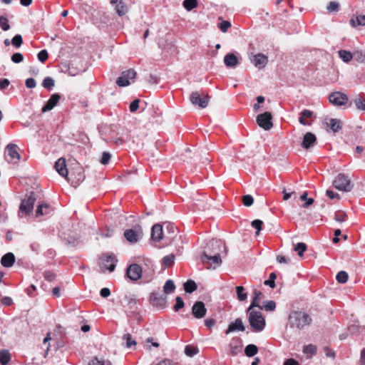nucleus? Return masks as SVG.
<instances>
[{"mask_svg": "<svg viewBox=\"0 0 365 365\" xmlns=\"http://www.w3.org/2000/svg\"><path fill=\"white\" fill-rule=\"evenodd\" d=\"M110 157H111V155H110V154L109 153L103 152L102 153V157H101V158L100 160L101 163L103 164V165L108 164L109 160H110Z\"/></svg>", "mask_w": 365, "mask_h": 365, "instance_id": "nucleus-54", "label": "nucleus"}, {"mask_svg": "<svg viewBox=\"0 0 365 365\" xmlns=\"http://www.w3.org/2000/svg\"><path fill=\"white\" fill-rule=\"evenodd\" d=\"M312 319L303 312H292L289 316V324L291 327L297 329H304L310 324Z\"/></svg>", "mask_w": 365, "mask_h": 365, "instance_id": "nucleus-2", "label": "nucleus"}, {"mask_svg": "<svg viewBox=\"0 0 365 365\" xmlns=\"http://www.w3.org/2000/svg\"><path fill=\"white\" fill-rule=\"evenodd\" d=\"M185 353L187 356H192L197 353V349L192 346H186Z\"/></svg>", "mask_w": 365, "mask_h": 365, "instance_id": "nucleus-47", "label": "nucleus"}, {"mask_svg": "<svg viewBox=\"0 0 365 365\" xmlns=\"http://www.w3.org/2000/svg\"><path fill=\"white\" fill-rule=\"evenodd\" d=\"M359 365H365V348L361 350Z\"/></svg>", "mask_w": 365, "mask_h": 365, "instance_id": "nucleus-60", "label": "nucleus"}, {"mask_svg": "<svg viewBox=\"0 0 365 365\" xmlns=\"http://www.w3.org/2000/svg\"><path fill=\"white\" fill-rule=\"evenodd\" d=\"M11 360V354L7 350H0V363L2 365H7Z\"/></svg>", "mask_w": 365, "mask_h": 365, "instance_id": "nucleus-29", "label": "nucleus"}, {"mask_svg": "<svg viewBox=\"0 0 365 365\" xmlns=\"http://www.w3.org/2000/svg\"><path fill=\"white\" fill-rule=\"evenodd\" d=\"M224 63L227 67H235L239 63L237 57L234 53H227L224 57Z\"/></svg>", "mask_w": 365, "mask_h": 365, "instance_id": "nucleus-24", "label": "nucleus"}, {"mask_svg": "<svg viewBox=\"0 0 365 365\" xmlns=\"http://www.w3.org/2000/svg\"><path fill=\"white\" fill-rule=\"evenodd\" d=\"M254 199L250 195H244L242 197V202L244 205L250 207L253 204Z\"/></svg>", "mask_w": 365, "mask_h": 365, "instance_id": "nucleus-48", "label": "nucleus"}, {"mask_svg": "<svg viewBox=\"0 0 365 365\" xmlns=\"http://www.w3.org/2000/svg\"><path fill=\"white\" fill-rule=\"evenodd\" d=\"M201 259L204 264H207L208 269H215L222 264V259L218 253L209 255L205 252L202 254Z\"/></svg>", "mask_w": 365, "mask_h": 365, "instance_id": "nucleus-5", "label": "nucleus"}, {"mask_svg": "<svg viewBox=\"0 0 365 365\" xmlns=\"http://www.w3.org/2000/svg\"><path fill=\"white\" fill-rule=\"evenodd\" d=\"M53 209L48 204L41 203L36 209V216L38 217L40 216L47 215L51 213Z\"/></svg>", "mask_w": 365, "mask_h": 365, "instance_id": "nucleus-20", "label": "nucleus"}, {"mask_svg": "<svg viewBox=\"0 0 365 365\" xmlns=\"http://www.w3.org/2000/svg\"><path fill=\"white\" fill-rule=\"evenodd\" d=\"M60 98L61 97L58 94H53L47 101L46 104L43 107L42 112L51 110L57 104Z\"/></svg>", "mask_w": 365, "mask_h": 365, "instance_id": "nucleus-22", "label": "nucleus"}, {"mask_svg": "<svg viewBox=\"0 0 365 365\" xmlns=\"http://www.w3.org/2000/svg\"><path fill=\"white\" fill-rule=\"evenodd\" d=\"M316 136L312 133H307L303 138L302 145L305 149H309L313 146L316 142Z\"/></svg>", "mask_w": 365, "mask_h": 365, "instance_id": "nucleus-19", "label": "nucleus"}, {"mask_svg": "<svg viewBox=\"0 0 365 365\" xmlns=\"http://www.w3.org/2000/svg\"><path fill=\"white\" fill-rule=\"evenodd\" d=\"M346 214L342 211H338L335 213L334 219L338 222H344L346 220Z\"/></svg>", "mask_w": 365, "mask_h": 365, "instance_id": "nucleus-40", "label": "nucleus"}, {"mask_svg": "<svg viewBox=\"0 0 365 365\" xmlns=\"http://www.w3.org/2000/svg\"><path fill=\"white\" fill-rule=\"evenodd\" d=\"M261 307L267 312H273L276 308V303L272 300L264 302Z\"/></svg>", "mask_w": 365, "mask_h": 365, "instance_id": "nucleus-36", "label": "nucleus"}, {"mask_svg": "<svg viewBox=\"0 0 365 365\" xmlns=\"http://www.w3.org/2000/svg\"><path fill=\"white\" fill-rule=\"evenodd\" d=\"M336 278L339 283H345L348 280V274L344 271H341L337 274Z\"/></svg>", "mask_w": 365, "mask_h": 365, "instance_id": "nucleus-42", "label": "nucleus"}, {"mask_svg": "<svg viewBox=\"0 0 365 365\" xmlns=\"http://www.w3.org/2000/svg\"><path fill=\"white\" fill-rule=\"evenodd\" d=\"M207 309L202 302H197L194 304L192 308V313L197 319H201L205 317Z\"/></svg>", "mask_w": 365, "mask_h": 365, "instance_id": "nucleus-15", "label": "nucleus"}, {"mask_svg": "<svg viewBox=\"0 0 365 365\" xmlns=\"http://www.w3.org/2000/svg\"><path fill=\"white\" fill-rule=\"evenodd\" d=\"M89 365H106L103 361H100L98 358L95 357L91 360Z\"/></svg>", "mask_w": 365, "mask_h": 365, "instance_id": "nucleus-62", "label": "nucleus"}, {"mask_svg": "<svg viewBox=\"0 0 365 365\" xmlns=\"http://www.w3.org/2000/svg\"><path fill=\"white\" fill-rule=\"evenodd\" d=\"M184 289L186 292L192 293L197 289V285L194 281L188 280L184 284Z\"/></svg>", "mask_w": 365, "mask_h": 365, "instance_id": "nucleus-34", "label": "nucleus"}, {"mask_svg": "<svg viewBox=\"0 0 365 365\" xmlns=\"http://www.w3.org/2000/svg\"><path fill=\"white\" fill-rule=\"evenodd\" d=\"M313 115V113L309 110H303L300 113V117L299 118V122L304 125H309L311 123L307 120L308 118H310Z\"/></svg>", "mask_w": 365, "mask_h": 365, "instance_id": "nucleus-26", "label": "nucleus"}, {"mask_svg": "<svg viewBox=\"0 0 365 365\" xmlns=\"http://www.w3.org/2000/svg\"><path fill=\"white\" fill-rule=\"evenodd\" d=\"M257 351L258 349L257 346L254 344L247 345L245 349V354L249 357L255 356L257 353Z\"/></svg>", "mask_w": 365, "mask_h": 365, "instance_id": "nucleus-33", "label": "nucleus"}, {"mask_svg": "<svg viewBox=\"0 0 365 365\" xmlns=\"http://www.w3.org/2000/svg\"><path fill=\"white\" fill-rule=\"evenodd\" d=\"M136 76V72L133 69H129L121 73V75L117 78L116 83L118 86L124 87L130 84V81H133Z\"/></svg>", "mask_w": 365, "mask_h": 365, "instance_id": "nucleus-7", "label": "nucleus"}, {"mask_svg": "<svg viewBox=\"0 0 365 365\" xmlns=\"http://www.w3.org/2000/svg\"><path fill=\"white\" fill-rule=\"evenodd\" d=\"M317 351V347L313 344H308L304 346L303 352L307 354L313 355Z\"/></svg>", "mask_w": 365, "mask_h": 365, "instance_id": "nucleus-41", "label": "nucleus"}, {"mask_svg": "<svg viewBox=\"0 0 365 365\" xmlns=\"http://www.w3.org/2000/svg\"><path fill=\"white\" fill-rule=\"evenodd\" d=\"M236 292L237 295V299L240 301H244L247 299V294L245 292V289L242 286H239L236 287Z\"/></svg>", "mask_w": 365, "mask_h": 365, "instance_id": "nucleus-38", "label": "nucleus"}, {"mask_svg": "<svg viewBox=\"0 0 365 365\" xmlns=\"http://www.w3.org/2000/svg\"><path fill=\"white\" fill-rule=\"evenodd\" d=\"M329 102L336 106L345 105L348 102V97L341 92H333L329 95Z\"/></svg>", "mask_w": 365, "mask_h": 365, "instance_id": "nucleus-11", "label": "nucleus"}, {"mask_svg": "<svg viewBox=\"0 0 365 365\" xmlns=\"http://www.w3.org/2000/svg\"><path fill=\"white\" fill-rule=\"evenodd\" d=\"M117 259L110 255H103L100 259L101 269L103 271L113 272L115 269Z\"/></svg>", "mask_w": 365, "mask_h": 365, "instance_id": "nucleus-8", "label": "nucleus"}, {"mask_svg": "<svg viewBox=\"0 0 365 365\" xmlns=\"http://www.w3.org/2000/svg\"><path fill=\"white\" fill-rule=\"evenodd\" d=\"M252 63L257 68H262L265 67L268 62V58L262 53L255 55L251 59Z\"/></svg>", "mask_w": 365, "mask_h": 365, "instance_id": "nucleus-16", "label": "nucleus"}, {"mask_svg": "<svg viewBox=\"0 0 365 365\" xmlns=\"http://www.w3.org/2000/svg\"><path fill=\"white\" fill-rule=\"evenodd\" d=\"M272 120V115L269 112L258 115L256 119L257 125L265 130H269L272 128L273 123Z\"/></svg>", "mask_w": 365, "mask_h": 365, "instance_id": "nucleus-9", "label": "nucleus"}, {"mask_svg": "<svg viewBox=\"0 0 365 365\" xmlns=\"http://www.w3.org/2000/svg\"><path fill=\"white\" fill-rule=\"evenodd\" d=\"M53 86L54 81L50 77H46L43 81V86L46 88L51 89Z\"/></svg>", "mask_w": 365, "mask_h": 365, "instance_id": "nucleus-51", "label": "nucleus"}, {"mask_svg": "<svg viewBox=\"0 0 365 365\" xmlns=\"http://www.w3.org/2000/svg\"><path fill=\"white\" fill-rule=\"evenodd\" d=\"M124 236L128 242L131 243L137 242L142 237V230L140 227L125 230Z\"/></svg>", "mask_w": 365, "mask_h": 365, "instance_id": "nucleus-12", "label": "nucleus"}, {"mask_svg": "<svg viewBox=\"0 0 365 365\" xmlns=\"http://www.w3.org/2000/svg\"><path fill=\"white\" fill-rule=\"evenodd\" d=\"M44 277L46 280L51 282L55 279L56 275L54 273H53L51 272H45Z\"/></svg>", "mask_w": 365, "mask_h": 365, "instance_id": "nucleus-61", "label": "nucleus"}, {"mask_svg": "<svg viewBox=\"0 0 365 365\" xmlns=\"http://www.w3.org/2000/svg\"><path fill=\"white\" fill-rule=\"evenodd\" d=\"M324 126L329 128L334 133L338 132L342 126V123L336 118H326L324 121Z\"/></svg>", "mask_w": 365, "mask_h": 365, "instance_id": "nucleus-14", "label": "nucleus"}, {"mask_svg": "<svg viewBox=\"0 0 365 365\" xmlns=\"http://www.w3.org/2000/svg\"><path fill=\"white\" fill-rule=\"evenodd\" d=\"M126 274L130 280L136 281L142 276V268L137 264H132L127 268Z\"/></svg>", "mask_w": 365, "mask_h": 365, "instance_id": "nucleus-13", "label": "nucleus"}, {"mask_svg": "<svg viewBox=\"0 0 365 365\" xmlns=\"http://www.w3.org/2000/svg\"><path fill=\"white\" fill-rule=\"evenodd\" d=\"M190 101L192 105L205 108L208 105L210 97L208 95L200 94L199 92H193L190 96Z\"/></svg>", "mask_w": 365, "mask_h": 365, "instance_id": "nucleus-6", "label": "nucleus"}, {"mask_svg": "<svg viewBox=\"0 0 365 365\" xmlns=\"http://www.w3.org/2000/svg\"><path fill=\"white\" fill-rule=\"evenodd\" d=\"M350 24L353 27L365 26V15L359 14L352 16L350 20Z\"/></svg>", "mask_w": 365, "mask_h": 365, "instance_id": "nucleus-27", "label": "nucleus"}, {"mask_svg": "<svg viewBox=\"0 0 365 365\" xmlns=\"http://www.w3.org/2000/svg\"><path fill=\"white\" fill-rule=\"evenodd\" d=\"M354 104L359 110H365V100L362 98H357L354 100Z\"/></svg>", "mask_w": 365, "mask_h": 365, "instance_id": "nucleus-46", "label": "nucleus"}, {"mask_svg": "<svg viewBox=\"0 0 365 365\" xmlns=\"http://www.w3.org/2000/svg\"><path fill=\"white\" fill-rule=\"evenodd\" d=\"M253 294H254V297H253L252 303L249 307H257L259 310H262V307L259 303V300L262 297V293L257 289H254Z\"/></svg>", "mask_w": 365, "mask_h": 365, "instance_id": "nucleus-28", "label": "nucleus"}, {"mask_svg": "<svg viewBox=\"0 0 365 365\" xmlns=\"http://www.w3.org/2000/svg\"><path fill=\"white\" fill-rule=\"evenodd\" d=\"M218 26L222 32H226L227 29L231 26V24L227 21H223L218 24Z\"/></svg>", "mask_w": 365, "mask_h": 365, "instance_id": "nucleus-55", "label": "nucleus"}, {"mask_svg": "<svg viewBox=\"0 0 365 365\" xmlns=\"http://www.w3.org/2000/svg\"><path fill=\"white\" fill-rule=\"evenodd\" d=\"M307 250V245L306 244L303 242H299L297 244V245L294 247V251L297 252L298 255L302 257L303 256L304 252Z\"/></svg>", "mask_w": 365, "mask_h": 365, "instance_id": "nucleus-39", "label": "nucleus"}, {"mask_svg": "<svg viewBox=\"0 0 365 365\" xmlns=\"http://www.w3.org/2000/svg\"><path fill=\"white\" fill-rule=\"evenodd\" d=\"M284 365H299V363L293 359H289L284 361Z\"/></svg>", "mask_w": 365, "mask_h": 365, "instance_id": "nucleus-64", "label": "nucleus"}, {"mask_svg": "<svg viewBox=\"0 0 365 365\" xmlns=\"http://www.w3.org/2000/svg\"><path fill=\"white\" fill-rule=\"evenodd\" d=\"M0 27L4 31H8L10 29V26L8 23V19L4 16H0Z\"/></svg>", "mask_w": 365, "mask_h": 365, "instance_id": "nucleus-43", "label": "nucleus"}, {"mask_svg": "<svg viewBox=\"0 0 365 365\" xmlns=\"http://www.w3.org/2000/svg\"><path fill=\"white\" fill-rule=\"evenodd\" d=\"M54 168L56 170L62 177L66 178L68 175V170L66 166V160L64 158H59L55 163Z\"/></svg>", "mask_w": 365, "mask_h": 365, "instance_id": "nucleus-17", "label": "nucleus"}, {"mask_svg": "<svg viewBox=\"0 0 365 365\" xmlns=\"http://www.w3.org/2000/svg\"><path fill=\"white\" fill-rule=\"evenodd\" d=\"M110 3L115 4V10L119 16H123L128 12V7L123 0H111Z\"/></svg>", "mask_w": 365, "mask_h": 365, "instance_id": "nucleus-18", "label": "nucleus"}, {"mask_svg": "<svg viewBox=\"0 0 365 365\" xmlns=\"http://www.w3.org/2000/svg\"><path fill=\"white\" fill-rule=\"evenodd\" d=\"M123 339L126 341V346L130 348L131 346H135L136 341L131 339V336L130 334H126L123 336Z\"/></svg>", "mask_w": 365, "mask_h": 365, "instance_id": "nucleus-50", "label": "nucleus"}, {"mask_svg": "<svg viewBox=\"0 0 365 365\" xmlns=\"http://www.w3.org/2000/svg\"><path fill=\"white\" fill-rule=\"evenodd\" d=\"M183 6L187 10L191 11L192 9L197 6V0H184Z\"/></svg>", "mask_w": 365, "mask_h": 365, "instance_id": "nucleus-37", "label": "nucleus"}, {"mask_svg": "<svg viewBox=\"0 0 365 365\" xmlns=\"http://www.w3.org/2000/svg\"><path fill=\"white\" fill-rule=\"evenodd\" d=\"M339 56L346 63L349 62L352 58L354 59V53H351L346 50L339 51Z\"/></svg>", "mask_w": 365, "mask_h": 365, "instance_id": "nucleus-31", "label": "nucleus"}, {"mask_svg": "<svg viewBox=\"0 0 365 365\" xmlns=\"http://www.w3.org/2000/svg\"><path fill=\"white\" fill-rule=\"evenodd\" d=\"M19 147L13 143H9L6 148L5 154L6 157H9V162L11 163H17L20 160V154L19 153Z\"/></svg>", "mask_w": 365, "mask_h": 365, "instance_id": "nucleus-10", "label": "nucleus"}, {"mask_svg": "<svg viewBox=\"0 0 365 365\" xmlns=\"http://www.w3.org/2000/svg\"><path fill=\"white\" fill-rule=\"evenodd\" d=\"M354 60L365 63V50H356L354 52Z\"/></svg>", "mask_w": 365, "mask_h": 365, "instance_id": "nucleus-30", "label": "nucleus"}, {"mask_svg": "<svg viewBox=\"0 0 365 365\" xmlns=\"http://www.w3.org/2000/svg\"><path fill=\"white\" fill-rule=\"evenodd\" d=\"M339 7V3H337L336 1H331L329 4V5L327 6V10L329 12L336 11H338Z\"/></svg>", "mask_w": 365, "mask_h": 365, "instance_id": "nucleus-56", "label": "nucleus"}, {"mask_svg": "<svg viewBox=\"0 0 365 365\" xmlns=\"http://www.w3.org/2000/svg\"><path fill=\"white\" fill-rule=\"evenodd\" d=\"M175 289V286L173 281L171 279L167 280L163 287L164 292L166 294H170L174 292Z\"/></svg>", "mask_w": 365, "mask_h": 365, "instance_id": "nucleus-35", "label": "nucleus"}, {"mask_svg": "<svg viewBox=\"0 0 365 365\" xmlns=\"http://www.w3.org/2000/svg\"><path fill=\"white\" fill-rule=\"evenodd\" d=\"M140 100L135 99L134 100L130 105V110L133 113L136 111L139 107Z\"/></svg>", "mask_w": 365, "mask_h": 365, "instance_id": "nucleus-58", "label": "nucleus"}, {"mask_svg": "<svg viewBox=\"0 0 365 365\" xmlns=\"http://www.w3.org/2000/svg\"><path fill=\"white\" fill-rule=\"evenodd\" d=\"M236 330L242 331H245V327L241 319H237L234 322L231 323L225 333L228 334L229 333Z\"/></svg>", "mask_w": 365, "mask_h": 365, "instance_id": "nucleus-23", "label": "nucleus"}, {"mask_svg": "<svg viewBox=\"0 0 365 365\" xmlns=\"http://www.w3.org/2000/svg\"><path fill=\"white\" fill-rule=\"evenodd\" d=\"M276 277H277V276L274 272L271 273L269 275V278L267 280H265L264 284L265 285L269 286L272 288H274L275 287L274 280H275Z\"/></svg>", "mask_w": 365, "mask_h": 365, "instance_id": "nucleus-45", "label": "nucleus"}, {"mask_svg": "<svg viewBox=\"0 0 365 365\" xmlns=\"http://www.w3.org/2000/svg\"><path fill=\"white\" fill-rule=\"evenodd\" d=\"M263 222L260 220H255L252 222V226L257 230L256 235H258L262 230Z\"/></svg>", "mask_w": 365, "mask_h": 365, "instance_id": "nucleus-49", "label": "nucleus"}, {"mask_svg": "<svg viewBox=\"0 0 365 365\" xmlns=\"http://www.w3.org/2000/svg\"><path fill=\"white\" fill-rule=\"evenodd\" d=\"M256 307H248V320L252 329L257 332L262 331L265 327V319L260 310Z\"/></svg>", "mask_w": 365, "mask_h": 365, "instance_id": "nucleus-1", "label": "nucleus"}, {"mask_svg": "<svg viewBox=\"0 0 365 365\" xmlns=\"http://www.w3.org/2000/svg\"><path fill=\"white\" fill-rule=\"evenodd\" d=\"M334 187L344 192H350L353 188V184L349 177L343 173L339 174L333 181Z\"/></svg>", "mask_w": 365, "mask_h": 365, "instance_id": "nucleus-3", "label": "nucleus"}, {"mask_svg": "<svg viewBox=\"0 0 365 365\" xmlns=\"http://www.w3.org/2000/svg\"><path fill=\"white\" fill-rule=\"evenodd\" d=\"M15 262V257L11 252L4 255L1 259V264L5 267H11Z\"/></svg>", "mask_w": 365, "mask_h": 365, "instance_id": "nucleus-25", "label": "nucleus"}, {"mask_svg": "<svg viewBox=\"0 0 365 365\" xmlns=\"http://www.w3.org/2000/svg\"><path fill=\"white\" fill-rule=\"evenodd\" d=\"M36 81L34 78H30L26 79V86L27 88H34L36 87Z\"/></svg>", "mask_w": 365, "mask_h": 365, "instance_id": "nucleus-59", "label": "nucleus"}, {"mask_svg": "<svg viewBox=\"0 0 365 365\" xmlns=\"http://www.w3.org/2000/svg\"><path fill=\"white\" fill-rule=\"evenodd\" d=\"M175 255L173 254H170L168 255L165 256L163 258L162 264L165 267H169L172 266L175 261Z\"/></svg>", "mask_w": 365, "mask_h": 365, "instance_id": "nucleus-32", "label": "nucleus"}, {"mask_svg": "<svg viewBox=\"0 0 365 365\" xmlns=\"http://www.w3.org/2000/svg\"><path fill=\"white\" fill-rule=\"evenodd\" d=\"M163 227L160 225L156 224L153 226L151 230V238L153 240L159 242L163 238Z\"/></svg>", "mask_w": 365, "mask_h": 365, "instance_id": "nucleus-21", "label": "nucleus"}, {"mask_svg": "<svg viewBox=\"0 0 365 365\" xmlns=\"http://www.w3.org/2000/svg\"><path fill=\"white\" fill-rule=\"evenodd\" d=\"M48 55L46 50H42L38 53V59L41 63H44L48 59Z\"/></svg>", "mask_w": 365, "mask_h": 365, "instance_id": "nucleus-52", "label": "nucleus"}, {"mask_svg": "<svg viewBox=\"0 0 365 365\" xmlns=\"http://www.w3.org/2000/svg\"><path fill=\"white\" fill-rule=\"evenodd\" d=\"M184 302L180 297H176V304L174 306V309L175 312H178L180 309L184 307Z\"/></svg>", "mask_w": 365, "mask_h": 365, "instance_id": "nucleus-57", "label": "nucleus"}, {"mask_svg": "<svg viewBox=\"0 0 365 365\" xmlns=\"http://www.w3.org/2000/svg\"><path fill=\"white\" fill-rule=\"evenodd\" d=\"M157 365H178V364L170 359H164V360L158 362Z\"/></svg>", "mask_w": 365, "mask_h": 365, "instance_id": "nucleus-63", "label": "nucleus"}, {"mask_svg": "<svg viewBox=\"0 0 365 365\" xmlns=\"http://www.w3.org/2000/svg\"><path fill=\"white\" fill-rule=\"evenodd\" d=\"M36 194L34 192H31L25 196L20 205L19 215L21 217H22L21 214L23 212L25 214H29L32 212L34 205L36 201Z\"/></svg>", "mask_w": 365, "mask_h": 365, "instance_id": "nucleus-4", "label": "nucleus"}, {"mask_svg": "<svg viewBox=\"0 0 365 365\" xmlns=\"http://www.w3.org/2000/svg\"><path fill=\"white\" fill-rule=\"evenodd\" d=\"M23 60L24 56L21 53H15L11 56V61L15 63H21Z\"/></svg>", "mask_w": 365, "mask_h": 365, "instance_id": "nucleus-53", "label": "nucleus"}, {"mask_svg": "<svg viewBox=\"0 0 365 365\" xmlns=\"http://www.w3.org/2000/svg\"><path fill=\"white\" fill-rule=\"evenodd\" d=\"M22 42V37L19 34H16V36H14L11 40L12 45L16 48H19L21 46Z\"/></svg>", "mask_w": 365, "mask_h": 365, "instance_id": "nucleus-44", "label": "nucleus"}]
</instances>
